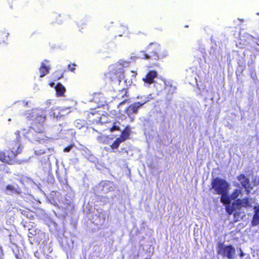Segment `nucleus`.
Returning a JSON list of instances; mask_svg holds the SVG:
<instances>
[{"label": "nucleus", "mask_w": 259, "mask_h": 259, "mask_svg": "<svg viewBox=\"0 0 259 259\" xmlns=\"http://www.w3.org/2000/svg\"><path fill=\"white\" fill-rule=\"evenodd\" d=\"M157 73L155 70H150L146 74L145 77L143 79L145 82L151 84L154 81V79L156 77Z\"/></svg>", "instance_id": "obj_12"}, {"label": "nucleus", "mask_w": 259, "mask_h": 259, "mask_svg": "<svg viewBox=\"0 0 259 259\" xmlns=\"http://www.w3.org/2000/svg\"><path fill=\"white\" fill-rule=\"evenodd\" d=\"M56 92V95L58 97H63L64 96L66 89L60 83H58L55 87Z\"/></svg>", "instance_id": "obj_13"}, {"label": "nucleus", "mask_w": 259, "mask_h": 259, "mask_svg": "<svg viewBox=\"0 0 259 259\" xmlns=\"http://www.w3.org/2000/svg\"><path fill=\"white\" fill-rule=\"evenodd\" d=\"M63 74H61L60 76H56V78L57 79H59L63 77Z\"/></svg>", "instance_id": "obj_34"}, {"label": "nucleus", "mask_w": 259, "mask_h": 259, "mask_svg": "<svg viewBox=\"0 0 259 259\" xmlns=\"http://www.w3.org/2000/svg\"><path fill=\"white\" fill-rule=\"evenodd\" d=\"M37 234L36 229H30L29 230V235H31L32 236H35Z\"/></svg>", "instance_id": "obj_30"}, {"label": "nucleus", "mask_w": 259, "mask_h": 259, "mask_svg": "<svg viewBox=\"0 0 259 259\" xmlns=\"http://www.w3.org/2000/svg\"><path fill=\"white\" fill-rule=\"evenodd\" d=\"M46 151L44 149H36L35 150L34 153L36 155H40L44 154Z\"/></svg>", "instance_id": "obj_27"}, {"label": "nucleus", "mask_w": 259, "mask_h": 259, "mask_svg": "<svg viewBox=\"0 0 259 259\" xmlns=\"http://www.w3.org/2000/svg\"><path fill=\"white\" fill-rule=\"evenodd\" d=\"M5 190L7 194L20 195L22 193L21 188L17 184H8L6 186Z\"/></svg>", "instance_id": "obj_10"}, {"label": "nucleus", "mask_w": 259, "mask_h": 259, "mask_svg": "<svg viewBox=\"0 0 259 259\" xmlns=\"http://www.w3.org/2000/svg\"><path fill=\"white\" fill-rule=\"evenodd\" d=\"M252 183L254 186H257L259 184V177H255L252 180Z\"/></svg>", "instance_id": "obj_31"}, {"label": "nucleus", "mask_w": 259, "mask_h": 259, "mask_svg": "<svg viewBox=\"0 0 259 259\" xmlns=\"http://www.w3.org/2000/svg\"><path fill=\"white\" fill-rule=\"evenodd\" d=\"M146 103V101L141 103L140 102H136L134 103L129 105L126 107L124 110L125 112L127 114L128 117H130L131 115L133 114H137L138 110L143 105Z\"/></svg>", "instance_id": "obj_8"}, {"label": "nucleus", "mask_w": 259, "mask_h": 259, "mask_svg": "<svg viewBox=\"0 0 259 259\" xmlns=\"http://www.w3.org/2000/svg\"><path fill=\"white\" fill-rule=\"evenodd\" d=\"M130 131L128 126L125 127L118 137L123 142L130 138Z\"/></svg>", "instance_id": "obj_15"}, {"label": "nucleus", "mask_w": 259, "mask_h": 259, "mask_svg": "<svg viewBox=\"0 0 259 259\" xmlns=\"http://www.w3.org/2000/svg\"><path fill=\"white\" fill-rule=\"evenodd\" d=\"M119 64H113L109 66L108 72L105 74V78L111 82L120 83L124 78V71Z\"/></svg>", "instance_id": "obj_4"}, {"label": "nucleus", "mask_w": 259, "mask_h": 259, "mask_svg": "<svg viewBox=\"0 0 259 259\" xmlns=\"http://www.w3.org/2000/svg\"><path fill=\"white\" fill-rule=\"evenodd\" d=\"M24 104H25V106H28V102H25L24 103Z\"/></svg>", "instance_id": "obj_37"}, {"label": "nucleus", "mask_w": 259, "mask_h": 259, "mask_svg": "<svg viewBox=\"0 0 259 259\" xmlns=\"http://www.w3.org/2000/svg\"><path fill=\"white\" fill-rule=\"evenodd\" d=\"M226 210L227 212L229 214H231L233 212V211L235 210H236V208H235V207L233 205H232V206H230L229 205H227L226 206Z\"/></svg>", "instance_id": "obj_24"}, {"label": "nucleus", "mask_w": 259, "mask_h": 259, "mask_svg": "<svg viewBox=\"0 0 259 259\" xmlns=\"http://www.w3.org/2000/svg\"><path fill=\"white\" fill-rule=\"evenodd\" d=\"M80 120H76L75 121V125L76 128L78 129L81 128L84 126L83 123H79Z\"/></svg>", "instance_id": "obj_26"}, {"label": "nucleus", "mask_w": 259, "mask_h": 259, "mask_svg": "<svg viewBox=\"0 0 259 259\" xmlns=\"http://www.w3.org/2000/svg\"><path fill=\"white\" fill-rule=\"evenodd\" d=\"M237 179L242 187L245 189L246 194H249L252 189L249 178L244 174H241L237 177Z\"/></svg>", "instance_id": "obj_7"}, {"label": "nucleus", "mask_w": 259, "mask_h": 259, "mask_svg": "<svg viewBox=\"0 0 259 259\" xmlns=\"http://www.w3.org/2000/svg\"><path fill=\"white\" fill-rule=\"evenodd\" d=\"M28 120H32L31 127L34 133H29L27 136L31 142H38L45 143L49 138L44 132L45 124L46 120V112L42 109H33L28 110L25 113Z\"/></svg>", "instance_id": "obj_1"}, {"label": "nucleus", "mask_w": 259, "mask_h": 259, "mask_svg": "<svg viewBox=\"0 0 259 259\" xmlns=\"http://www.w3.org/2000/svg\"><path fill=\"white\" fill-rule=\"evenodd\" d=\"M161 48L156 42H151L147 46L145 51L141 52L143 58L148 60L151 65H154L160 58Z\"/></svg>", "instance_id": "obj_2"}, {"label": "nucleus", "mask_w": 259, "mask_h": 259, "mask_svg": "<svg viewBox=\"0 0 259 259\" xmlns=\"http://www.w3.org/2000/svg\"><path fill=\"white\" fill-rule=\"evenodd\" d=\"M217 252L224 257L234 259L236 250L232 245H224L223 243H220L218 247Z\"/></svg>", "instance_id": "obj_6"}, {"label": "nucleus", "mask_w": 259, "mask_h": 259, "mask_svg": "<svg viewBox=\"0 0 259 259\" xmlns=\"http://www.w3.org/2000/svg\"><path fill=\"white\" fill-rule=\"evenodd\" d=\"M8 35L9 34L8 33H5V32H3L2 33V35L3 36H5L6 37H7L8 36Z\"/></svg>", "instance_id": "obj_33"}, {"label": "nucleus", "mask_w": 259, "mask_h": 259, "mask_svg": "<svg viewBox=\"0 0 259 259\" xmlns=\"http://www.w3.org/2000/svg\"><path fill=\"white\" fill-rule=\"evenodd\" d=\"M131 62L130 61H125V60H120L119 62L116 63L115 64H119L120 65V67L123 70L124 67H127L130 66Z\"/></svg>", "instance_id": "obj_21"}, {"label": "nucleus", "mask_w": 259, "mask_h": 259, "mask_svg": "<svg viewBox=\"0 0 259 259\" xmlns=\"http://www.w3.org/2000/svg\"><path fill=\"white\" fill-rule=\"evenodd\" d=\"M243 207H250L251 206V203L250 202L251 199L248 197H245L243 199H241Z\"/></svg>", "instance_id": "obj_19"}, {"label": "nucleus", "mask_w": 259, "mask_h": 259, "mask_svg": "<svg viewBox=\"0 0 259 259\" xmlns=\"http://www.w3.org/2000/svg\"><path fill=\"white\" fill-rule=\"evenodd\" d=\"M240 256L242 257L244 255V253H243L242 251H241L240 253Z\"/></svg>", "instance_id": "obj_35"}, {"label": "nucleus", "mask_w": 259, "mask_h": 259, "mask_svg": "<svg viewBox=\"0 0 259 259\" xmlns=\"http://www.w3.org/2000/svg\"><path fill=\"white\" fill-rule=\"evenodd\" d=\"M76 65L75 64H69L68 66V69L69 71L71 72H74L75 70Z\"/></svg>", "instance_id": "obj_29"}, {"label": "nucleus", "mask_w": 259, "mask_h": 259, "mask_svg": "<svg viewBox=\"0 0 259 259\" xmlns=\"http://www.w3.org/2000/svg\"><path fill=\"white\" fill-rule=\"evenodd\" d=\"M254 213L252 220V224L256 226L259 224V206L254 207Z\"/></svg>", "instance_id": "obj_17"}, {"label": "nucleus", "mask_w": 259, "mask_h": 259, "mask_svg": "<svg viewBox=\"0 0 259 259\" xmlns=\"http://www.w3.org/2000/svg\"><path fill=\"white\" fill-rule=\"evenodd\" d=\"M19 142L15 141L11 147L5 152H0V160L9 164H14L17 162L16 156L21 152Z\"/></svg>", "instance_id": "obj_3"}, {"label": "nucleus", "mask_w": 259, "mask_h": 259, "mask_svg": "<svg viewBox=\"0 0 259 259\" xmlns=\"http://www.w3.org/2000/svg\"><path fill=\"white\" fill-rule=\"evenodd\" d=\"M131 73L132 74V76H131L132 79L135 78L136 77L137 75V71L131 70Z\"/></svg>", "instance_id": "obj_32"}, {"label": "nucleus", "mask_w": 259, "mask_h": 259, "mask_svg": "<svg viewBox=\"0 0 259 259\" xmlns=\"http://www.w3.org/2000/svg\"><path fill=\"white\" fill-rule=\"evenodd\" d=\"M73 146H74V144H73L69 145L66 147L64 148L63 151L64 152H70V151L73 148Z\"/></svg>", "instance_id": "obj_28"}, {"label": "nucleus", "mask_w": 259, "mask_h": 259, "mask_svg": "<svg viewBox=\"0 0 259 259\" xmlns=\"http://www.w3.org/2000/svg\"><path fill=\"white\" fill-rule=\"evenodd\" d=\"M122 142H123L121 141V140L119 138H117L113 142V143L110 145V147L112 150L117 149L119 147L120 144Z\"/></svg>", "instance_id": "obj_20"}, {"label": "nucleus", "mask_w": 259, "mask_h": 259, "mask_svg": "<svg viewBox=\"0 0 259 259\" xmlns=\"http://www.w3.org/2000/svg\"><path fill=\"white\" fill-rule=\"evenodd\" d=\"M242 192L240 189H235L231 193L230 197L233 200H236L241 194Z\"/></svg>", "instance_id": "obj_18"}, {"label": "nucleus", "mask_w": 259, "mask_h": 259, "mask_svg": "<svg viewBox=\"0 0 259 259\" xmlns=\"http://www.w3.org/2000/svg\"><path fill=\"white\" fill-rule=\"evenodd\" d=\"M229 192H225L223 193L220 194V195L221 196V201L224 204L229 205L231 203V197L228 195Z\"/></svg>", "instance_id": "obj_16"}, {"label": "nucleus", "mask_w": 259, "mask_h": 259, "mask_svg": "<svg viewBox=\"0 0 259 259\" xmlns=\"http://www.w3.org/2000/svg\"><path fill=\"white\" fill-rule=\"evenodd\" d=\"M55 83L54 82H51L50 85L51 87H53Z\"/></svg>", "instance_id": "obj_36"}, {"label": "nucleus", "mask_w": 259, "mask_h": 259, "mask_svg": "<svg viewBox=\"0 0 259 259\" xmlns=\"http://www.w3.org/2000/svg\"><path fill=\"white\" fill-rule=\"evenodd\" d=\"M21 212L26 218L32 220H34L36 215V214L34 211L28 208L22 210Z\"/></svg>", "instance_id": "obj_14"}, {"label": "nucleus", "mask_w": 259, "mask_h": 259, "mask_svg": "<svg viewBox=\"0 0 259 259\" xmlns=\"http://www.w3.org/2000/svg\"><path fill=\"white\" fill-rule=\"evenodd\" d=\"M234 219L233 222L236 223L239 221L242 218L241 212L240 211H236L233 213Z\"/></svg>", "instance_id": "obj_23"}, {"label": "nucleus", "mask_w": 259, "mask_h": 259, "mask_svg": "<svg viewBox=\"0 0 259 259\" xmlns=\"http://www.w3.org/2000/svg\"><path fill=\"white\" fill-rule=\"evenodd\" d=\"M49 63V60H45L44 61L41 63L39 68V71L40 72L39 76L40 77H43L49 73L50 67L49 65H47V64Z\"/></svg>", "instance_id": "obj_11"}, {"label": "nucleus", "mask_w": 259, "mask_h": 259, "mask_svg": "<svg viewBox=\"0 0 259 259\" xmlns=\"http://www.w3.org/2000/svg\"><path fill=\"white\" fill-rule=\"evenodd\" d=\"M241 201V199L238 198L235 200V201L232 203L233 205L235 207L236 209H240L241 207H243V206H242V203Z\"/></svg>", "instance_id": "obj_22"}, {"label": "nucleus", "mask_w": 259, "mask_h": 259, "mask_svg": "<svg viewBox=\"0 0 259 259\" xmlns=\"http://www.w3.org/2000/svg\"><path fill=\"white\" fill-rule=\"evenodd\" d=\"M109 130L110 132H113L114 131H120V128L119 126L113 125L112 127L109 128Z\"/></svg>", "instance_id": "obj_25"}, {"label": "nucleus", "mask_w": 259, "mask_h": 259, "mask_svg": "<svg viewBox=\"0 0 259 259\" xmlns=\"http://www.w3.org/2000/svg\"><path fill=\"white\" fill-rule=\"evenodd\" d=\"M117 98L119 99L122 100V101L118 104V107L121 105L130 103V99L128 88H124L119 90L117 94Z\"/></svg>", "instance_id": "obj_9"}, {"label": "nucleus", "mask_w": 259, "mask_h": 259, "mask_svg": "<svg viewBox=\"0 0 259 259\" xmlns=\"http://www.w3.org/2000/svg\"><path fill=\"white\" fill-rule=\"evenodd\" d=\"M230 185L224 179L217 177L212 180L211 182V189L214 194L219 195L225 192H229Z\"/></svg>", "instance_id": "obj_5"}]
</instances>
